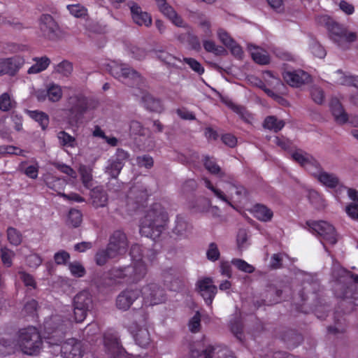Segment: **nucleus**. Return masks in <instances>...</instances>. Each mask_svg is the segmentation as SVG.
I'll return each instance as SVG.
<instances>
[{"label": "nucleus", "mask_w": 358, "mask_h": 358, "mask_svg": "<svg viewBox=\"0 0 358 358\" xmlns=\"http://www.w3.org/2000/svg\"><path fill=\"white\" fill-rule=\"evenodd\" d=\"M42 343L38 329L34 327H28L19 331L17 340L11 338L10 336L0 338V355L5 357L17 350L33 355L39 352Z\"/></svg>", "instance_id": "1"}, {"label": "nucleus", "mask_w": 358, "mask_h": 358, "mask_svg": "<svg viewBox=\"0 0 358 358\" xmlns=\"http://www.w3.org/2000/svg\"><path fill=\"white\" fill-rule=\"evenodd\" d=\"M333 291L336 297L341 299V306L348 303L358 306V274L343 267L332 271Z\"/></svg>", "instance_id": "2"}, {"label": "nucleus", "mask_w": 358, "mask_h": 358, "mask_svg": "<svg viewBox=\"0 0 358 358\" xmlns=\"http://www.w3.org/2000/svg\"><path fill=\"white\" fill-rule=\"evenodd\" d=\"M168 222L169 215L165 208L160 203H153L141 220L140 234L157 241L166 229Z\"/></svg>", "instance_id": "3"}, {"label": "nucleus", "mask_w": 358, "mask_h": 358, "mask_svg": "<svg viewBox=\"0 0 358 358\" xmlns=\"http://www.w3.org/2000/svg\"><path fill=\"white\" fill-rule=\"evenodd\" d=\"M147 273V267L144 262H138L135 265L125 267H113L104 273L103 282L100 284L103 286H111L121 280L127 283H136L141 280Z\"/></svg>", "instance_id": "4"}, {"label": "nucleus", "mask_w": 358, "mask_h": 358, "mask_svg": "<svg viewBox=\"0 0 358 358\" xmlns=\"http://www.w3.org/2000/svg\"><path fill=\"white\" fill-rule=\"evenodd\" d=\"M70 327L69 320L59 315H52L43 323L45 341L50 345H59Z\"/></svg>", "instance_id": "5"}, {"label": "nucleus", "mask_w": 358, "mask_h": 358, "mask_svg": "<svg viewBox=\"0 0 358 358\" xmlns=\"http://www.w3.org/2000/svg\"><path fill=\"white\" fill-rule=\"evenodd\" d=\"M110 75L125 85L140 89L143 84V77L126 64L112 62L108 65Z\"/></svg>", "instance_id": "6"}, {"label": "nucleus", "mask_w": 358, "mask_h": 358, "mask_svg": "<svg viewBox=\"0 0 358 358\" xmlns=\"http://www.w3.org/2000/svg\"><path fill=\"white\" fill-rule=\"evenodd\" d=\"M150 194L147 187L142 182L134 184L127 192L126 197L128 210L136 211L144 206Z\"/></svg>", "instance_id": "7"}, {"label": "nucleus", "mask_w": 358, "mask_h": 358, "mask_svg": "<svg viewBox=\"0 0 358 358\" xmlns=\"http://www.w3.org/2000/svg\"><path fill=\"white\" fill-rule=\"evenodd\" d=\"M327 27L329 31L331 39L341 48H345L349 43L357 38L355 32H348L347 29L340 24L328 18Z\"/></svg>", "instance_id": "8"}, {"label": "nucleus", "mask_w": 358, "mask_h": 358, "mask_svg": "<svg viewBox=\"0 0 358 358\" xmlns=\"http://www.w3.org/2000/svg\"><path fill=\"white\" fill-rule=\"evenodd\" d=\"M306 225L313 234L320 237L323 244L324 242L330 245L336 243L337 238L335 228L327 222L308 220L306 222Z\"/></svg>", "instance_id": "9"}, {"label": "nucleus", "mask_w": 358, "mask_h": 358, "mask_svg": "<svg viewBox=\"0 0 358 358\" xmlns=\"http://www.w3.org/2000/svg\"><path fill=\"white\" fill-rule=\"evenodd\" d=\"M67 107L69 115L76 119H79L88 110L89 99L83 93L74 94L68 98Z\"/></svg>", "instance_id": "10"}, {"label": "nucleus", "mask_w": 358, "mask_h": 358, "mask_svg": "<svg viewBox=\"0 0 358 358\" xmlns=\"http://www.w3.org/2000/svg\"><path fill=\"white\" fill-rule=\"evenodd\" d=\"M145 304L155 306L166 300L164 289L156 283L151 282L144 286L140 291Z\"/></svg>", "instance_id": "11"}, {"label": "nucleus", "mask_w": 358, "mask_h": 358, "mask_svg": "<svg viewBox=\"0 0 358 358\" xmlns=\"http://www.w3.org/2000/svg\"><path fill=\"white\" fill-rule=\"evenodd\" d=\"M103 345L106 352L110 358H120L126 353L125 350L122 348L120 339L115 333L110 331L104 333Z\"/></svg>", "instance_id": "12"}, {"label": "nucleus", "mask_w": 358, "mask_h": 358, "mask_svg": "<svg viewBox=\"0 0 358 358\" xmlns=\"http://www.w3.org/2000/svg\"><path fill=\"white\" fill-rule=\"evenodd\" d=\"M39 28L43 36L50 40H56L59 36V26L53 17L49 14L41 15Z\"/></svg>", "instance_id": "13"}, {"label": "nucleus", "mask_w": 358, "mask_h": 358, "mask_svg": "<svg viewBox=\"0 0 358 358\" xmlns=\"http://www.w3.org/2000/svg\"><path fill=\"white\" fill-rule=\"evenodd\" d=\"M60 351L63 358H83L84 355L82 342L74 338H69L64 342Z\"/></svg>", "instance_id": "14"}, {"label": "nucleus", "mask_w": 358, "mask_h": 358, "mask_svg": "<svg viewBox=\"0 0 358 358\" xmlns=\"http://www.w3.org/2000/svg\"><path fill=\"white\" fill-rule=\"evenodd\" d=\"M24 64V59L19 55L0 59V76H14Z\"/></svg>", "instance_id": "15"}, {"label": "nucleus", "mask_w": 358, "mask_h": 358, "mask_svg": "<svg viewBox=\"0 0 358 358\" xmlns=\"http://www.w3.org/2000/svg\"><path fill=\"white\" fill-rule=\"evenodd\" d=\"M107 245L117 257L124 255L128 248V241L126 234L120 230L115 231L110 236L109 243Z\"/></svg>", "instance_id": "16"}, {"label": "nucleus", "mask_w": 358, "mask_h": 358, "mask_svg": "<svg viewBox=\"0 0 358 358\" xmlns=\"http://www.w3.org/2000/svg\"><path fill=\"white\" fill-rule=\"evenodd\" d=\"M283 78L289 85L293 87H299L311 81L310 74L301 69L285 71L283 73Z\"/></svg>", "instance_id": "17"}, {"label": "nucleus", "mask_w": 358, "mask_h": 358, "mask_svg": "<svg viewBox=\"0 0 358 358\" xmlns=\"http://www.w3.org/2000/svg\"><path fill=\"white\" fill-rule=\"evenodd\" d=\"M196 287L206 303L208 306H211L217 292V288L213 284L212 278H205L199 280L196 283Z\"/></svg>", "instance_id": "18"}, {"label": "nucleus", "mask_w": 358, "mask_h": 358, "mask_svg": "<svg viewBox=\"0 0 358 358\" xmlns=\"http://www.w3.org/2000/svg\"><path fill=\"white\" fill-rule=\"evenodd\" d=\"M127 6L130 8L131 18L135 24L146 27L151 26L152 22L151 15L143 11L137 3L129 1L127 2Z\"/></svg>", "instance_id": "19"}, {"label": "nucleus", "mask_w": 358, "mask_h": 358, "mask_svg": "<svg viewBox=\"0 0 358 358\" xmlns=\"http://www.w3.org/2000/svg\"><path fill=\"white\" fill-rule=\"evenodd\" d=\"M140 296V290L126 289L122 291L116 299V306L122 310H127Z\"/></svg>", "instance_id": "20"}, {"label": "nucleus", "mask_w": 358, "mask_h": 358, "mask_svg": "<svg viewBox=\"0 0 358 358\" xmlns=\"http://www.w3.org/2000/svg\"><path fill=\"white\" fill-rule=\"evenodd\" d=\"M129 331L132 334L136 343L142 347L146 348L150 343V333L147 329L141 328L136 322L127 324Z\"/></svg>", "instance_id": "21"}, {"label": "nucleus", "mask_w": 358, "mask_h": 358, "mask_svg": "<svg viewBox=\"0 0 358 358\" xmlns=\"http://www.w3.org/2000/svg\"><path fill=\"white\" fill-rule=\"evenodd\" d=\"M159 10L175 25L180 27H185L182 17L176 13L174 8L168 3L166 0H155Z\"/></svg>", "instance_id": "22"}, {"label": "nucleus", "mask_w": 358, "mask_h": 358, "mask_svg": "<svg viewBox=\"0 0 358 358\" xmlns=\"http://www.w3.org/2000/svg\"><path fill=\"white\" fill-rule=\"evenodd\" d=\"M192 231V225L187 222L180 215L176 216L175 226L172 229V233L178 239L188 238Z\"/></svg>", "instance_id": "23"}, {"label": "nucleus", "mask_w": 358, "mask_h": 358, "mask_svg": "<svg viewBox=\"0 0 358 358\" xmlns=\"http://www.w3.org/2000/svg\"><path fill=\"white\" fill-rule=\"evenodd\" d=\"M329 108L337 123L343 124L348 121V115L345 111L342 103L338 98H331L329 103Z\"/></svg>", "instance_id": "24"}, {"label": "nucleus", "mask_w": 358, "mask_h": 358, "mask_svg": "<svg viewBox=\"0 0 358 358\" xmlns=\"http://www.w3.org/2000/svg\"><path fill=\"white\" fill-rule=\"evenodd\" d=\"M90 198L92 206L96 208L105 207L108 201V196L103 186H96L91 189Z\"/></svg>", "instance_id": "25"}, {"label": "nucleus", "mask_w": 358, "mask_h": 358, "mask_svg": "<svg viewBox=\"0 0 358 358\" xmlns=\"http://www.w3.org/2000/svg\"><path fill=\"white\" fill-rule=\"evenodd\" d=\"M141 101L144 107L150 111L161 113L164 110L161 100L153 97L147 92H141Z\"/></svg>", "instance_id": "26"}, {"label": "nucleus", "mask_w": 358, "mask_h": 358, "mask_svg": "<svg viewBox=\"0 0 358 358\" xmlns=\"http://www.w3.org/2000/svg\"><path fill=\"white\" fill-rule=\"evenodd\" d=\"M164 285L170 290H176L180 282L178 271L169 268L162 273Z\"/></svg>", "instance_id": "27"}, {"label": "nucleus", "mask_w": 358, "mask_h": 358, "mask_svg": "<svg viewBox=\"0 0 358 358\" xmlns=\"http://www.w3.org/2000/svg\"><path fill=\"white\" fill-rule=\"evenodd\" d=\"M281 339L289 348H294L301 342L302 336L296 330L287 329L282 334Z\"/></svg>", "instance_id": "28"}, {"label": "nucleus", "mask_w": 358, "mask_h": 358, "mask_svg": "<svg viewBox=\"0 0 358 358\" xmlns=\"http://www.w3.org/2000/svg\"><path fill=\"white\" fill-rule=\"evenodd\" d=\"M253 214L257 220L262 222H268L273 216V211L270 208L259 203L254 206Z\"/></svg>", "instance_id": "29"}, {"label": "nucleus", "mask_w": 358, "mask_h": 358, "mask_svg": "<svg viewBox=\"0 0 358 358\" xmlns=\"http://www.w3.org/2000/svg\"><path fill=\"white\" fill-rule=\"evenodd\" d=\"M92 304V296L90 292L86 290L80 292L73 299V306H78L89 310Z\"/></svg>", "instance_id": "30"}, {"label": "nucleus", "mask_w": 358, "mask_h": 358, "mask_svg": "<svg viewBox=\"0 0 358 358\" xmlns=\"http://www.w3.org/2000/svg\"><path fill=\"white\" fill-rule=\"evenodd\" d=\"M117 257L115 253L109 249L107 245L106 249L99 250L94 256V260L98 266H104L109 259Z\"/></svg>", "instance_id": "31"}, {"label": "nucleus", "mask_w": 358, "mask_h": 358, "mask_svg": "<svg viewBox=\"0 0 358 358\" xmlns=\"http://www.w3.org/2000/svg\"><path fill=\"white\" fill-rule=\"evenodd\" d=\"M317 180L323 185L331 189L336 187L339 184V179L335 174L326 171L321 172L317 176Z\"/></svg>", "instance_id": "32"}, {"label": "nucleus", "mask_w": 358, "mask_h": 358, "mask_svg": "<svg viewBox=\"0 0 358 358\" xmlns=\"http://www.w3.org/2000/svg\"><path fill=\"white\" fill-rule=\"evenodd\" d=\"M33 60L35 62V64L27 70L29 74H35L45 70L50 63V59L45 56L34 57Z\"/></svg>", "instance_id": "33"}, {"label": "nucleus", "mask_w": 358, "mask_h": 358, "mask_svg": "<svg viewBox=\"0 0 358 358\" xmlns=\"http://www.w3.org/2000/svg\"><path fill=\"white\" fill-rule=\"evenodd\" d=\"M178 39L181 42L186 41L192 50L199 51L201 50V43L199 37L190 31L180 34Z\"/></svg>", "instance_id": "34"}, {"label": "nucleus", "mask_w": 358, "mask_h": 358, "mask_svg": "<svg viewBox=\"0 0 358 358\" xmlns=\"http://www.w3.org/2000/svg\"><path fill=\"white\" fill-rule=\"evenodd\" d=\"M64 184V180L57 178L56 180H54L53 186L50 187L52 188L53 189H55L56 192H57L59 196H61L62 198H64L65 200L75 201V202H78V203H82V202L85 201V199L77 193H75V192H71L70 194L61 193L55 188V186L57 185H61L63 186Z\"/></svg>", "instance_id": "35"}, {"label": "nucleus", "mask_w": 358, "mask_h": 358, "mask_svg": "<svg viewBox=\"0 0 358 358\" xmlns=\"http://www.w3.org/2000/svg\"><path fill=\"white\" fill-rule=\"evenodd\" d=\"M249 48L251 57L255 63L261 65H265L269 63L270 58L266 52L256 47H253V49L251 48Z\"/></svg>", "instance_id": "36"}, {"label": "nucleus", "mask_w": 358, "mask_h": 358, "mask_svg": "<svg viewBox=\"0 0 358 358\" xmlns=\"http://www.w3.org/2000/svg\"><path fill=\"white\" fill-rule=\"evenodd\" d=\"M263 126L266 129L278 132L284 127L285 122L278 120L276 117L271 115L265 118Z\"/></svg>", "instance_id": "37"}, {"label": "nucleus", "mask_w": 358, "mask_h": 358, "mask_svg": "<svg viewBox=\"0 0 358 358\" xmlns=\"http://www.w3.org/2000/svg\"><path fill=\"white\" fill-rule=\"evenodd\" d=\"M7 239L10 245L14 246L20 245L23 239L22 233L17 229L9 227L6 230Z\"/></svg>", "instance_id": "38"}, {"label": "nucleus", "mask_w": 358, "mask_h": 358, "mask_svg": "<svg viewBox=\"0 0 358 358\" xmlns=\"http://www.w3.org/2000/svg\"><path fill=\"white\" fill-rule=\"evenodd\" d=\"M203 161L204 167L209 173L213 175H218L220 177L223 176L220 166L217 164L215 159L206 155L204 157Z\"/></svg>", "instance_id": "39"}, {"label": "nucleus", "mask_w": 358, "mask_h": 358, "mask_svg": "<svg viewBox=\"0 0 358 358\" xmlns=\"http://www.w3.org/2000/svg\"><path fill=\"white\" fill-rule=\"evenodd\" d=\"M45 95L52 102H57L62 97V90L59 85L50 84L47 89Z\"/></svg>", "instance_id": "40"}, {"label": "nucleus", "mask_w": 358, "mask_h": 358, "mask_svg": "<svg viewBox=\"0 0 358 358\" xmlns=\"http://www.w3.org/2000/svg\"><path fill=\"white\" fill-rule=\"evenodd\" d=\"M29 115L39 124L43 130H45L48 127L49 117L45 113L37 110L29 111Z\"/></svg>", "instance_id": "41"}, {"label": "nucleus", "mask_w": 358, "mask_h": 358, "mask_svg": "<svg viewBox=\"0 0 358 358\" xmlns=\"http://www.w3.org/2000/svg\"><path fill=\"white\" fill-rule=\"evenodd\" d=\"M66 8L70 14L76 18H85L88 15L87 9L80 3L69 4Z\"/></svg>", "instance_id": "42"}, {"label": "nucleus", "mask_w": 358, "mask_h": 358, "mask_svg": "<svg viewBox=\"0 0 358 358\" xmlns=\"http://www.w3.org/2000/svg\"><path fill=\"white\" fill-rule=\"evenodd\" d=\"M80 179L83 186L87 189L92 187V171L86 166H81L79 169Z\"/></svg>", "instance_id": "43"}, {"label": "nucleus", "mask_w": 358, "mask_h": 358, "mask_svg": "<svg viewBox=\"0 0 358 358\" xmlns=\"http://www.w3.org/2000/svg\"><path fill=\"white\" fill-rule=\"evenodd\" d=\"M205 186L212 191L215 196H216L218 199L222 200V201L227 203L229 206L234 207L233 204L231 203V201L228 199V197L226 196V194L220 189L216 188L213 186V185L211 183L210 180H208L206 178H204L203 179Z\"/></svg>", "instance_id": "44"}, {"label": "nucleus", "mask_w": 358, "mask_h": 358, "mask_svg": "<svg viewBox=\"0 0 358 358\" xmlns=\"http://www.w3.org/2000/svg\"><path fill=\"white\" fill-rule=\"evenodd\" d=\"M57 138L62 146L75 148L77 145L76 138L64 131H59Z\"/></svg>", "instance_id": "45"}, {"label": "nucleus", "mask_w": 358, "mask_h": 358, "mask_svg": "<svg viewBox=\"0 0 358 358\" xmlns=\"http://www.w3.org/2000/svg\"><path fill=\"white\" fill-rule=\"evenodd\" d=\"M203 45L206 52H212L217 56L222 55L226 52L224 48L217 45L213 41L204 40L203 41Z\"/></svg>", "instance_id": "46"}, {"label": "nucleus", "mask_w": 358, "mask_h": 358, "mask_svg": "<svg viewBox=\"0 0 358 358\" xmlns=\"http://www.w3.org/2000/svg\"><path fill=\"white\" fill-rule=\"evenodd\" d=\"M129 255L133 261L131 265L137 264L138 262H144L142 260L143 257V250L141 245L137 243L132 245L130 248Z\"/></svg>", "instance_id": "47"}, {"label": "nucleus", "mask_w": 358, "mask_h": 358, "mask_svg": "<svg viewBox=\"0 0 358 358\" xmlns=\"http://www.w3.org/2000/svg\"><path fill=\"white\" fill-rule=\"evenodd\" d=\"M0 253L1 260L3 264L7 268L11 267L13 265V259L15 257V252L6 247H2L0 249Z\"/></svg>", "instance_id": "48"}, {"label": "nucleus", "mask_w": 358, "mask_h": 358, "mask_svg": "<svg viewBox=\"0 0 358 358\" xmlns=\"http://www.w3.org/2000/svg\"><path fill=\"white\" fill-rule=\"evenodd\" d=\"M220 99H221L222 103H224L227 107H229L230 109H231L234 113L239 115L241 117V118L244 117V115L246 112L245 107L234 103L233 102V101L227 96H222Z\"/></svg>", "instance_id": "49"}, {"label": "nucleus", "mask_w": 358, "mask_h": 358, "mask_svg": "<svg viewBox=\"0 0 358 358\" xmlns=\"http://www.w3.org/2000/svg\"><path fill=\"white\" fill-rule=\"evenodd\" d=\"M68 268L71 272V274L76 278L83 277L86 273V270L83 265L78 261L69 262Z\"/></svg>", "instance_id": "50"}, {"label": "nucleus", "mask_w": 358, "mask_h": 358, "mask_svg": "<svg viewBox=\"0 0 358 358\" xmlns=\"http://www.w3.org/2000/svg\"><path fill=\"white\" fill-rule=\"evenodd\" d=\"M83 220V215L78 210H70L68 215L67 222L68 224L71 225L73 227H78L80 226Z\"/></svg>", "instance_id": "51"}, {"label": "nucleus", "mask_w": 358, "mask_h": 358, "mask_svg": "<svg viewBox=\"0 0 358 358\" xmlns=\"http://www.w3.org/2000/svg\"><path fill=\"white\" fill-rule=\"evenodd\" d=\"M231 264L241 271L247 273H252L255 271V267L242 259L234 258L231 260Z\"/></svg>", "instance_id": "52"}, {"label": "nucleus", "mask_w": 358, "mask_h": 358, "mask_svg": "<svg viewBox=\"0 0 358 358\" xmlns=\"http://www.w3.org/2000/svg\"><path fill=\"white\" fill-rule=\"evenodd\" d=\"M292 158L294 161L304 168L306 164L312 158V156L301 150H299L292 154Z\"/></svg>", "instance_id": "53"}, {"label": "nucleus", "mask_w": 358, "mask_h": 358, "mask_svg": "<svg viewBox=\"0 0 358 358\" xmlns=\"http://www.w3.org/2000/svg\"><path fill=\"white\" fill-rule=\"evenodd\" d=\"M304 169L308 171L311 175L317 179V176L322 172V169L320 163L313 157L306 164Z\"/></svg>", "instance_id": "54"}, {"label": "nucleus", "mask_w": 358, "mask_h": 358, "mask_svg": "<svg viewBox=\"0 0 358 358\" xmlns=\"http://www.w3.org/2000/svg\"><path fill=\"white\" fill-rule=\"evenodd\" d=\"M15 106V102L12 101L8 93H3L0 96V110L2 111H8Z\"/></svg>", "instance_id": "55"}, {"label": "nucleus", "mask_w": 358, "mask_h": 358, "mask_svg": "<svg viewBox=\"0 0 358 358\" xmlns=\"http://www.w3.org/2000/svg\"><path fill=\"white\" fill-rule=\"evenodd\" d=\"M123 167V164L115 162L110 159L109 160V164L106 167V173L112 178H117Z\"/></svg>", "instance_id": "56"}, {"label": "nucleus", "mask_w": 358, "mask_h": 358, "mask_svg": "<svg viewBox=\"0 0 358 358\" xmlns=\"http://www.w3.org/2000/svg\"><path fill=\"white\" fill-rule=\"evenodd\" d=\"M38 301L31 299L25 303L22 309V313L27 316L34 317L36 315Z\"/></svg>", "instance_id": "57"}, {"label": "nucleus", "mask_w": 358, "mask_h": 358, "mask_svg": "<svg viewBox=\"0 0 358 358\" xmlns=\"http://www.w3.org/2000/svg\"><path fill=\"white\" fill-rule=\"evenodd\" d=\"M156 55L160 61L168 65H174L176 60L180 61V59H177L175 56L164 50L156 51Z\"/></svg>", "instance_id": "58"}, {"label": "nucleus", "mask_w": 358, "mask_h": 358, "mask_svg": "<svg viewBox=\"0 0 358 358\" xmlns=\"http://www.w3.org/2000/svg\"><path fill=\"white\" fill-rule=\"evenodd\" d=\"M26 162H23L20 164V169H24V173L29 178L36 179L38 175V165L36 163L35 165H29L24 168V164H26Z\"/></svg>", "instance_id": "59"}, {"label": "nucleus", "mask_w": 358, "mask_h": 358, "mask_svg": "<svg viewBox=\"0 0 358 358\" xmlns=\"http://www.w3.org/2000/svg\"><path fill=\"white\" fill-rule=\"evenodd\" d=\"M129 54L131 57L137 60H142L145 58L147 51L145 49L131 45L129 48Z\"/></svg>", "instance_id": "60"}, {"label": "nucleus", "mask_w": 358, "mask_h": 358, "mask_svg": "<svg viewBox=\"0 0 358 358\" xmlns=\"http://www.w3.org/2000/svg\"><path fill=\"white\" fill-rule=\"evenodd\" d=\"M188 327L192 333L196 334L201 329V314L199 311L196 312L194 315L189 320Z\"/></svg>", "instance_id": "61"}, {"label": "nucleus", "mask_w": 358, "mask_h": 358, "mask_svg": "<svg viewBox=\"0 0 358 358\" xmlns=\"http://www.w3.org/2000/svg\"><path fill=\"white\" fill-rule=\"evenodd\" d=\"M55 71L64 76H69L73 71V64L64 60L56 66Z\"/></svg>", "instance_id": "62"}, {"label": "nucleus", "mask_w": 358, "mask_h": 358, "mask_svg": "<svg viewBox=\"0 0 358 358\" xmlns=\"http://www.w3.org/2000/svg\"><path fill=\"white\" fill-rule=\"evenodd\" d=\"M130 157L129 153L122 148H117L115 155L111 157V159L115 162L123 164L124 166L125 163L129 160Z\"/></svg>", "instance_id": "63"}, {"label": "nucleus", "mask_w": 358, "mask_h": 358, "mask_svg": "<svg viewBox=\"0 0 358 358\" xmlns=\"http://www.w3.org/2000/svg\"><path fill=\"white\" fill-rule=\"evenodd\" d=\"M183 61L189 65L192 71L199 75H202L204 73V68L196 59L192 57H184Z\"/></svg>", "instance_id": "64"}]
</instances>
